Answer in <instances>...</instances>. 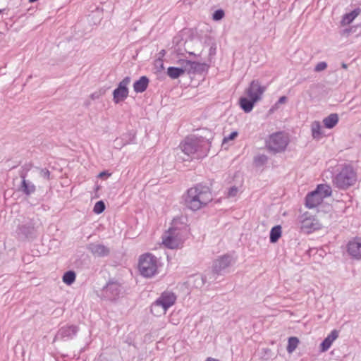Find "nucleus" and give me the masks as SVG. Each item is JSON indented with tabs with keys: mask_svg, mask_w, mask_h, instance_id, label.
<instances>
[{
	"mask_svg": "<svg viewBox=\"0 0 361 361\" xmlns=\"http://www.w3.org/2000/svg\"><path fill=\"white\" fill-rule=\"evenodd\" d=\"M158 305L156 306V301L153 302V304L151 306V312L155 316H160L162 314H165L166 312H161L162 310V306L160 304H157Z\"/></svg>",
	"mask_w": 361,
	"mask_h": 361,
	"instance_id": "393cba45",
	"label": "nucleus"
},
{
	"mask_svg": "<svg viewBox=\"0 0 361 361\" xmlns=\"http://www.w3.org/2000/svg\"><path fill=\"white\" fill-rule=\"evenodd\" d=\"M149 85V79L146 76H142L133 84V89L137 93L143 92Z\"/></svg>",
	"mask_w": 361,
	"mask_h": 361,
	"instance_id": "dca6fc26",
	"label": "nucleus"
},
{
	"mask_svg": "<svg viewBox=\"0 0 361 361\" xmlns=\"http://www.w3.org/2000/svg\"><path fill=\"white\" fill-rule=\"evenodd\" d=\"M176 300V296L174 293L169 291H164L156 300V306L160 304L162 306L163 312H166L167 310L174 305Z\"/></svg>",
	"mask_w": 361,
	"mask_h": 361,
	"instance_id": "1a4fd4ad",
	"label": "nucleus"
},
{
	"mask_svg": "<svg viewBox=\"0 0 361 361\" xmlns=\"http://www.w3.org/2000/svg\"><path fill=\"white\" fill-rule=\"evenodd\" d=\"M361 13V8H357L350 13H345L343 16L341 23L343 26L350 24Z\"/></svg>",
	"mask_w": 361,
	"mask_h": 361,
	"instance_id": "4468645a",
	"label": "nucleus"
},
{
	"mask_svg": "<svg viewBox=\"0 0 361 361\" xmlns=\"http://www.w3.org/2000/svg\"><path fill=\"white\" fill-rule=\"evenodd\" d=\"M224 260H225V261H226V262H227V261H229V257H226V256H224V257H221V261H224Z\"/></svg>",
	"mask_w": 361,
	"mask_h": 361,
	"instance_id": "72a5a7b5",
	"label": "nucleus"
},
{
	"mask_svg": "<svg viewBox=\"0 0 361 361\" xmlns=\"http://www.w3.org/2000/svg\"><path fill=\"white\" fill-rule=\"evenodd\" d=\"M138 269L140 274L149 278L153 276L157 272V261L152 254L142 255L139 259Z\"/></svg>",
	"mask_w": 361,
	"mask_h": 361,
	"instance_id": "20e7f679",
	"label": "nucleus"
},
{
	"mask_svg": "<svg viewBox=\"0 0 361 361\" xmlns=\"http://www.w3.org/2000/svg\"><path fill=\"white\" fill-rule=\"evenodd\" d=\"M238 192V189L236 187H232L229 189L228 195L229 197H235Z\"/></svg>",
	"mask_w": 361,
	"mask_h": 361,
	"instance_id": "7c9ffc66",
	"label": "nucleus"
},
{
	"mask_svg": "<svg viewBox=\"0 0 361 361\" xmlns=\"http://www.w3.org/2000/svg\"><path fill=\"white\" fill-rule=\"evenodd\" d=\"M326 67H327V64L326 62H319L315 66L314 70L317 72H320L322 71L325 70L326 68Z\"/></svg>",
	"mask_w": 361,
	"mask_h": 361,
	"instance_id": "c756f323",
	"label": "nucleus"
},
{
	"mask_svg": "<svg viewBox=\"0 0 361 361\" xmlns=\"http://www.w3.org/2000/svg\"><path fill=\"white\" fill-rule=\"evenodd\" d=\"M37 0H29L30 2H35V1H37Z\"/></svg>",
	"mask_w": 361,
	"mask_h": 361,
	"instance_id": "4c0bfd02",
	"label": "nucleus"
},
{
	"mask_svg": "<svg viewBox=\"0 0 361 361\" xmlns=\"http://www.w3.org/2000/svg\"><path fill=\"white\" fill-rule=\"evenodd\" d=\"M257 102H254L252 98L241 97L239 100L240 108L246 113L250 112Z\"/></svg>",
	"mask_w": 361,
	"mask_h": 361,
	"instance_id": "2eb2a0df",
	"label": "nucleus"
},
{
	"mask_svg": "<svg viewBox=\"0 0 361 361\" xmlns=\"http://www.w3.org/2000/svg\"><path fill=\"white\" fill-rule=\"evenodd\" d=\"M99 176H104V172H102V173H99Z\"/></svg>",
	"mask_w": 361,
	"mask_h": 361,
	"instance_id": "e433bc0d",
	"label": "nucleus"
},
{
	"mask_svg": "<svg viewBox=\"0 0 361 361\" xmlns=\"http://www.w3.org/2000/svg\"><path fill=\"white\" fill-rule=\"evenodd\" d=\"M282 233L281 226H276L273 227L270 231V241L271 243H276L281 238Z\"/></svg>",
	"mask_w": 361,
	"mask_h": 361,
	"instance_id": "aec40b11",
	"label": "nucleus"
},
{
	"mask_svg": "<svg viewBox=\"0 0 361 361\" xmlns=\"http://www.w3.org/2000/svg\"><path fill=\"white\" fill-rule=\"evenodd\" d=\"M266 90V86L262 85L259 80H252L245 90V94L249 98H252L254 102H259Z\"/></svg>",
	"mask_w": 361,
	"mask_h": 361,
	"instance_id": "6e6552de",
	"label": "nucleus"
},
{
	"mask_svg": "<svg viewBox=\"0 0 361 361\" xmlns=\"http://www.w3.org/2000/svg\"><path fill=\"white\" fill-rule=\"evenodd\" d=\"M179 63H180L181 64H184L185 66H192V65L193 64L192 62H191L190 61H188V60H181V61H179Z\"/></svg>",
	"mask_w": 361,
	"mask_h": 361,
	"instance_id": "2f4dec72",
	"label": "nucleus"
},
{
	"mask_svg": "<svg viewBox=\"0 0 361 361\" xmlns=\"http://www.w3.org/2000/svg\"><path fill=\"white\" fill-rule=\"evenodd\" d=\"M323 200V197L316 190H314L306 197V207L308 208L316 207L322 202Z\"/></svg>",
	"mask_w": 361,
	"mask_h": 361,
	"instance_id": "f8f14e48",
	"label": "nucleus"
},
{
	"mask_svg": "<svg viewBox=\"0 0 361 361\" xmlns=\"http://www.w3.org/2000/svg\"><path fill=\"white\" fill-rule=\"evenodd\" d=\"M342 67H343V68L346 69V68H347V65H346L345 63H343V64H342Z\"/></svg>",
	"mask_w": 361,
	"mask_h": 361,
	"instance_id": "c9c22d12",
	"label": "nucleus"
},
{
	"mask_svg": "<svg viewBox=\"0 0 361 361\" xmlns=\"http://www.w3.org/2000/svg\"><path fill=\"white\" fill-rule=\"evenodd\" d=\"M185 218L173 219L171 227L162 236V244L169 249H178L183 246L189 235V229Z\"/></svg>",
	"mask_w": 361,
	"mask_h": 361,
	"instance_id": "f257e3e1",
	"label": "nucleus"
},
{
	"mask_svg": "<svg viewBox=\"0 0 361 361\" xmlns=\"http://www.w3.org/2000/svg\"><path fill=\"white\" fill-rule=\"evenodd\" d=\"M299 343V340L296 337H290L288 339V346H287V351L289 353H292L298 347V345Z\"/></svg>",
	"mask_w": 361,
	"mask_h": 361,
	"instance_id": "5701e85b",
	"label": "nucleus"
},
{
	"mask_svg": "<svg viewBox=\"0 0 361 361\" xmlns=\"http://www.w3.org/2000/svg\"><path fill=\"white\" fill-rule=\"evenodd\" d=\"M338 337V331L333 330L329 335L323 341L320 345L322 352H326L331 346L333 342Z\"/></svg>",
	"mask_w": 361,
	"mask_h": 361,
	"instance_id": "ddd939ff",
	"label": "nucleus"
},
{
	"mask_svg": "<svg viewBox=\"0 0 361 361\" xmlns=\"http://www.w3.org/2000/svg\"><path fill=\"white\" fill-rule=\"evenodd\" d=\"M131 82L130 77H126L121 81L113 92V99L116 104L124 101L128 97L129 90L128 86Z\"/></svg>",
	"mask_w": 361,
	"mask_h": 361,
	"instance_id": "0eeeda50",
	"label": "nucleus"
},
{
	"mask_svg": "<svg viewBox=\"0 0 361 361\" xmlns=\"http://www.w3.org/2000/svg\"><path fill=\"white\" fill-rule=\"evenodd\" d=\"M286 100H287V98L285 96H283L279 98V101H278V103L279 104H283V103H286Z\"/></svg>",
	"mask_w": 361,
	"mask_h": 361,
	"instance_id": "473e14b6",
	"label": "nucleus"
},
{
	"mask_svg": "<svg viewBox=\"0 0 361 361\" xmlns=\"http://www.w3.org/2000/svg\"><path fill=\"white\" fill-rule=\"evenodd\" d=\"M182 152L190 158H198V152L201 149V141L197 137H186L180 143Z\"/></svg>",
	"mask_w": 361,
	"mask_h": 361,
	"instance_id": "39448f33",
	"label": "nucleus"
},
{
	"mask_svg": "<svg viewBox=\"0 0 361 361\" xmlns=\"http://www.w3.org/2000/svg\"><path fill=\"white\" fill-rule=\"evenodd\" d=\"M334 181L338 188L346 189L356 183L357 173L352 166H345L336 176Z\"/></svg>",
	"mask_w": 361,
	"mask_h": 361,
	"instance_id": "7ed1b4c3",
	"label": "nucleus"
},
{
	"mask_svg": "<svg viewBox=\"0 0 361 361\" xmlns=\"http://www.w3.org/2000/svg\"><path fill=\"white\" fill-rule=\"evenodd\" d=\"M105 209V204L104 203L103 201H98L97 202L95 203L94 206V208H93V212L97 214H99L101 213H102Z\"/></svg>",
	"mask_w": 361,
	"mask_h": 361,
	"instance_id": "a878e982",
	"label": "nucleus"
},
{
	"mask_svg": "<svg viewBox=\"0 0 361 361\" xmlns=\"http://www.w3.org/2000/svg\"><path fill=\"white\" fill-rule=\"evenodd\" d=\"M185 70L180 68L169 67L167 70L168 75L172 79H176L183 75Z\"/></svg>",
	"mask_w": 361,
	"mask_h": 361,
	"instance_id": "412c9836",
	"label": "nucleus"
},
{
	"mask_svg": "<svg viewBox=\"0 0 361 361\" xmlns=\"http://www.w3.org/2000/svg\"><path fill=\"white\" fill-rule=\"evenodd\" d=\"M311 132L314 139L319 140L324 136V132L319 121H315L312 123Z\"/></svg>",
	"mask_w": 361,
	"mask_h": 361,
	"instance_id": "f3484780",
	"label": "nucleus"
},
{
	"mask_svg": "<svg viewBox=\"0 0 361 361\" xmlns=\"http://www.w3.org/2000/svg\"><path fill=\"white\" fill-rule=\"evenodd\" d=\"M288 137L283 133H276L269 136L267 141V147L275 152L284 150L288 145Z\"/></svg>",
	"mask_w": 361,
	"mask_h": 361,
	"instance_id": "423d86ee",
	"label": "nucleus"
},
{
	"mask_svg": "<svg viewBox=\"0 0 361 361\" xmlns=\"http://www.w3.org/2000/svg\"><path fill=\"white\" fill-rule=\"evenodd\" d=\"M184 205L192 211H197L205 207L212 200L209 190L197 185L189 188L183 197Z\"/></svg>",
	"mask_w": 361,
	"mask_h": 361,
	"instance_id": "f03ea898",
	"label": "nucleus"
},
{
	"mask_svg": "<svg viewBox=\"0 0 361 361\" xmlns=\"http://www.w3.org/2000/svg\"><path fill=\"white\" fill-rule=\"evenodd\" d=\"M321 228L322 224L314 216L307 217L302 221L301 228L307 233L319 230Z\"/></svg>",
	"mask_w": 361,
	"mask_h": 361,
	"instance_id": "9b49d317",
	"label": "nucleus"
},
{
	"mask_svg": "<svg viewBox=\"0 0 361 361\" xmlns=\"http://www.w3.org/2000/svg\"><path fill=\"white\" fill-rule=\"evenodd\" d=\"M238 135V133L237 131L232 132L229 135L224 137L223 139L222 145H225L229 141L234 140Z\"/></svg>",
	"mask_w": 361,
	"mask_h": 361,
	"instance_id": "cd10ccee",
	"label": "nucleus"
},
{
	"mask_svg": "<svg viewBox=\"0 0 361 361\" xmlns=\"http://www.w3.org/2000/svg\"><path fill=\"white\" fill-rule=\"evenodd\" d=\"M92 252L98 256H104L108 255L109 249L103 245H97L94 246Z\"/></svg>",
	"mask_w": 361,
	"mask_h": 361,
	"instance_id": "4be33fe9",
	"label": "nucleus"
},
{
	"mask_svg": "<svg viewBox=\"0 0 361 361\" xmlns=\"http://www.w3.org/2000/svg\"><path fill=\"white\" fill-rule=\"evenodd\" d=\"M205 361H219L218 360H216L212 357H208Z\"/></svg>",
	"mask_w": 361,
	"mask_h": 361,
	"instance_id": "f704fd0d",
	"label": "nucleus"
},
{
	"mask_svg": "<svg viewBox=\"0 0 361 361\" xmlns=\"http://www.w3.org/2000/svg\"><path fill=\"white\" fill-rule=\"evenodd\" d=\"M338 122V116L337 114H331L329 116L323 119V123L326 128H333Z\"/></svg>",
	"mask_w": 361,
	"mask_h": 361,
	"instance_id": "a211bd4d",
	"label": "nucleus"
},
{
	"mask_svg": "<svg viewBox=\"0 0 361 361\" xmlns=\"http://www.w3.org/2000/svg\"><path fill=\"white\" fill-rule=\"evenodd\" d=\"M1 13V11L0 10V13Z\"/></svg>",
	"mask_w": 361,
	"mask_h": 361,
	"instance_id": "58836bf2",
	"label": "nucleus"
},
{
	"mask_svg": "<svg viewBox=\"0 0 361 361\" xmlns=\"http://www.w3.org/2000/svg\"><path fill=\"white\" fill-rule=\"evenodd\" d=\"M22 186H23V191L27 195H29V194L35 191V186L33 185H29L27 183L25 180H23Z\"/></svg>",
	"mask_w": 361,
	"mask_h": 361,
	"instance_id": "bb28decb",
	"label": "nucleus"
},
{
	"mask_svg": "<svg viewBox=\"0 0 361 361\" xmlns=\"http://www.w3.org/2000/svg\"><path fill=\"white\" fill-rule=\"evenodd\" d=\"M315 190L323 197V199L329 197L331 195V187L326 184L318 185Z\"/></svg>",
	"mask_w": 361,
	"mask_h": 361,
	"instance_id": "6ab92c4d",
	"label": "nucleus"
},
{
	"mask_svg": "<svg viewBox=\"0 0 361 361\" xmlns=\"http://www.w3.org/2000/svg\"><path fill=\"white\" fill-rule=\"evenodd\" d=\"M75 280V274L72 271H67L63 276V281L67 284H72Z\"/></svg>",
	"mask_w": 361,
	"mask_h": 361,
	"instance_id": "b1692460",
	"label": "nucleus"
},
{
	"mask_svg": "<svg viewBox=\"0 0 361 361\" xmlns=\"http://www.w3.org/2000/svg\"><path fill=\"white\" fill-rule=\"evenodd\" d=\"M347 252L353 259H361V238H357L347 244Z\"/></svg>",
	"mask_w": 361,
	"mask_h": 361,
	"instance_id": "9d476101",
	"label": "nucleus"
},
{
	"mask_svg": "<svg viewBox=\"0 0 361 361\" xmlns=\"http://www.w3.org/2000/svg\"><path fill=\"white\" fill-rule=\"evenodd\" d=\"M224 16V12L223 10L219 9L216 11L213 14V20H221Z\"/></svg>",
	"mask_w": 361,
	"mask_h": 361,
	"instance_id": "c85d7f7f",
	"label": "nucleus"
}]
</instances>
